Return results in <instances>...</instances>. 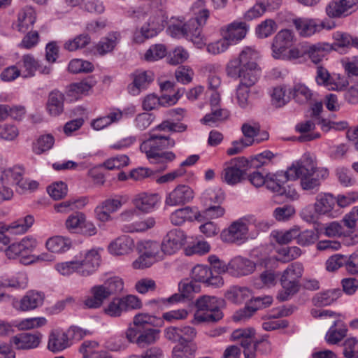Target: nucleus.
<instances>
[{"mask_svg": "<svg viewBox=\"0 0 358 358\" xmlns=\"http://www.w3.org/2000/svg\"><path fill=\"white\" fill-rule=\"evenodd\" d=\"M94 77H88L80 82L70 85L66 91V96L70 101L78 100L83 95L87 94L96 85Z\"/></svg>", "mask_w": 358, "mask_h": 358, "instance_id": "c85d7f7f", "label": "nucleus"}, {"mask_svg": "<svg viewBox=\"0 0 358 358\" xmlns=\"http://www.w3.org/2000/svg\"><path fill=\"white\" fill-rule=\"evenodd\" d=\"M120 38L121 36L119 32H110L97 43L95 46V49L99 55H106L115 49L119 43Z\"/></svg>", "mask_w": 358, "mask_h": 358, "instance_id": "f704fd0d", "label": "nucleus"}, {"mask_svg": "<svg viewBox=\"0 0 358 358\" xmlns=\"http://www.w3.org/2000/svg\"><path fill=\"white\" fill-rule=\"evenodd\" d=\"M187 240V234L180 229L168 231L160 243L165 258L177 254L185 246Z\"/></svg>", "mask_w": 358, "mask_h": 358, "instance_id": "2eb2a0df", "label": "nucleus"}, {"mask_svg": "<svg viewBox=\"0 0 358 358\" xmlns=\"http://www.w3.org/2000/svg\"><path fill=\"white\" fill-rule=\"evenodd\" d=\"M272 302L273 298L271 296L256 297L250 301L249 305L236 313L234 315V318L237 321L248 319L256 310L269 306Z\"/></svg>", "mask_w": 358, "mask_h": 358, "instance_id": "bb28decb", "label": "nucleus"}, {"mask_svg": "<svg viewBox=\"0 0 358 358\" xmlns=\"http://www.w3.org/2000/svg\"><path fill=\"white\" fill-rule=\"evenodd\" d=\"M211 250L210 244L206 240H198L189 244L185 248L184 252L186 256L204 255Z\"/></svg>", "mask_w": 358, "mask_h": 358, "instance_id": "6e6d98bb", "label": "nucleus"}, {"mask_svg": "<svg viewBox=\"0 0 358 358\" xmlns=\"http://www.w3.org/2000/svg\"><path fill=\"white\" fill-rule=\"evenodd\" d=\"M293 24L298 34L303 38H310L319 33L317 18L297 17L293 20Z\"/></svg>", "mask_w": 358, "mask_h": 358, "instance_id": "c756f323", "label": "nucleus"}, {"mask_svg": "<svg viewBox=\"0 0 358 358\" xmlns=\"http://www.w3.org/2000/svg\"><path fill=\"white\" fill-rule=\"evenodd\" d=\"M277 261L287 263L299 258L302 255L301 250L297 246L278 247L275 248Z\"/></svg>", "mask_w": 358, "mask_h": 358, "instance_id": "8fccbe9b", "label": "nucleus"}, {"mask_svg": "<svg viewBox=\"0 0 358 358\" xmlns=\"http://www.w3.org/2000/svg\"><path fill=\"white\" fill-rule=\"evenodd\" d=\"M178 291L182 293L185 299H191L194 294L200 292L201 286L192 279L186 278L179 282Z\"/></svg>", "mask_w": 358, "mask_h": 358, "instance_id": "052dcab7", "label": "nucleus"}, {"mask_svg": "<svg viewBox=\"0 0 358 358\" xmlns=\"http://www.w3.org/2000/svg\"><path fill=\"white\" fill-rule=\"evenodd\" d=\"M278 29L277 22L271 18H266L255 26V34L259 39L271 36Z\"/></svg>", "mask_w": 358, "mask_h": 358, "instance_id": "79ce46f5", "label": "nucleus"}, {"mask_svg": "<svg viewBox=\"0 0 358 358\" xmlns=\"http://www.w3.org/2000/svg\"><path fill=\"white\" fill-rule=\"evenodd\" d=\"M255 331L253 328L238 329L231 334V340L239 341L242 346L249 345L255 341Z\"/></svg>", "mask_w": 358, "mask_h": 358, "instance_id": "603ef678", "label": "nucleus"}, {"mask_svg": "<svg viewBox=\"0 0 358 358\" xmlns=\"http://www.w3.org/2000/svg\"><path fill=\"white\" fill-rule=\"evenodd\" d=\"M45 295L42 292L31 289L24 295V311L33 310L41 307L44 302Z\"/></svg>", "mask_w": 358, "mask_h": 358, "instance_id": "37998d69", "label": "nucleus"}, {"mask_svg": "<svg viewBox=\"0 0 358 358\" xmlns=\"http://www.w3.org/2000/svg\"><path fill=\"white\" fill-rule=\"evenodd\" d=\"M278 275L272 270H266L255 281L257 288H270L274 287L278 282Z\"/></svg>", "mask_w": 358, "mask_h": 358, "instance_id": "e2e57ef3", "label": "nucleus"}, {"mask_svg": "<svg viewBox=\"0 0 358 358\" xmlns=\"http://www.w3.org/2000/svg\"><path fill=\"white\" fill-rule=\"evenodd\" d=\"M132 82L128 85L127 91L132 96H137L145 90L154 81L155 75L150 70H138L131 74Z\"/></svg>", "mask_w": 358, "mask_h": 358, "instance_id": "aec40b11", "label": "nucleus"}, {"mask_svg": "<svg viewBox=\"0 0 358 358\" xmlns=\"http://www.w3.org/2000/svg\"><path fill=\"white\" fill-rule=\"evenodd\" d=\"M250 31V25L247 22L236 20L222 26L220 29V36H223L233 46L239 44Z\"/></svg>", "mask_w": 358, "mask_h": 358, "instance_id": "f3484780", "label": "nucleus"}, {"mask_svg": "<svg viewBox=\"0 0 358 358\" xmlns=\"http://www.w3.org/2000/svg\"><path fill=\"white\" fill-rule=\"evenodd\" d=\"M287 176L289 180H299L303 190L317 191L329 176V171L317 166L314 154L306 152L287 168Z\"/></svg>", "mask_w": 358, "mask_h": 358, "instance_id": "f03ea898", "label": "nucleus"}, {"mask_svg": "<svg viewBox=\"0 0 358 358\" xmlns=\"http://www.w3.org/2000/svg\"><path fill=\"white\" fill-rule=\"evenodd\" d=\"M260 58V52L256 48L244 46L225 64L226 76L232 80H239L231 95V101L243 110L248 109L252 105L250 89L257 83L262 73L258 63Z\"/></svg>", "mask_w": 358, "mask_h": 358, "instance_id": "f257e3e1", "label": "nucleus"}, {"mask_svg": "<svg viewBox=\"0 0 358 358\" xmlns=\"http://www.w3.org/2000/svg\"><path fill=\"white\" fill-rule=\"evenodd\" d=\"M249 164V160L243 157H234L223 165L220 173L222 182L230 186L236 185L242 182L245 176L244 168Z\"/></svg>", "mask_w": 358, "mask_h": 358, "instance_id": "ddd939ff", "label": "nucleus"}, {"mask_svg": "<svg viewBox=\"0 0 358 358\" xmlns=\"http://www.w3.org/2000/svg\"><path fill=\"white\" fill-rule=\"evenodd\" d=\"M54 144L55 137L51 134H41L33 143V151L41 155L52 149Z\"/></svg>", "mask_w": 358, "mask_h": 358, "instance_id": "3c124183", "label": "nucleus"}, {"mask_svg": "<svg viewBox=\"0 0 358 358\" xmlns=\"http://www.w3.org/2000/svg\"><path fill=\"white\" fill-rule=\"evenodd\" d=\"M98 344L96 342L85 341L80 348L82 358H113V357L105 350H96Z\"/></svg>", "mask_w": 358, "mask_h": 358, "instance_id": "49530a36", "label": "nucleus"}, {"mask_svg": "<svg viewBox=\"0 0 358 358\" xmlns=\"http://www.w3.org/2000/svg\"><path fill=\"white\" fill-rule=\"evenodd\" d=\"M291 95L290 88L285 85L276 86L271 92V103L275 107H282L290 101Z\"/></svg>", "mask_w": 358, "mask_h": 358, "instance_id": "ea45409f", "label": "nucleus"}, {"mask_svg": "<svg viewBox=\"0 0 358 358\" xmlns=\"http://www.w3.org/2000/svg\"><path fill=\"white\" fill-rule=\"evenodd\" d=\"M336 206V197L327 192H320L315 196L313 204L314 212H309L308 208H304L302 212L303 219L308 222L315 221L321 216L328 217H335L336 215L334 209Z\"/></svg>", "mask_w": 358, "mask_h": 358, "instance_id": "9b49d317", "label": "nucleus"}, {"mask_svg": "<svg viewBox=\"0 0 358 358\" xmlns=\"http://www.w3.org/2000/svg\"><path fill=\"white\" fill-rule=\"evenodd\" d=\"M193 22L183 16H173L168 20L166 33L176 39L185 38L196 48L202 49L206 45L205 36H200L199 30L194 27Z\"/></svg>", "mask_w": 358, "mask_h": 358, "instance_id": "0eeeda50", "label": "nucleus"}, {"mask_svg": "<svg viewBox=\"0 0 358 358\" xmlns=\"http://www.w3.org/2000/svg\"><path fill=\"white\" fill-rule=\"evenodd\" d=\"M156 224V220L153 217H147L125 226V231L128 233L145 232L152 229Z\"/></svg>", "mask_w": 358, "mask_h": 358, "instance_id": "864d4df0", "label": "nucleus"}, {"mask_svg": "<svg viewBox=\"0 0 358 358\" xmlns=\"http://www.w3.org/2000/svg\"><path fill=\"white\" fill-rule=\"evenodd\" d=\"M136 248L134 239L128 235H121L110 242L107 250L114 257H124L132 254Z\"/></svg>", "mask_w": 358, "mask_h": 358, "instance_id": "412c9836", "label": "nucleus"}, {"mask_svg": "<svg viewBox=\"0 0 358 358\" xmlns=\"http://www.w3.org/2000/svg\"><path fill=\"white\" fill-rule=\"evenodd\" d=\"M270 223L252 214L244 215L233 221L220 233L222 242L241 245L258 237L261 232L268 231Z\"/></svg>", "mask_w": 358, "mask_h": 358, "instance_id": "7ed1b4c3", "label": "nucleus"}, {"mask_svg": "<svg viewBox=\"0 0 358 358\" xmlns=\"http://www.w3.org/2000/svg\"><path fill=\"white\" fill-rule=\"evenodd\" d=\"M122 118V113L119 109H113L108 114L95 118L91 121L90 126L95 131L104 129Z\"/></svg>", "mask_w": 358, "mask_h": 358, "instance_id": "473e14b6", "label": "nucleus"}, {"mask_svg": "<svg viewBox=\"0 0 358 358\" xmlns=\"http://www.w3.org/2000/svg\"><path fill=\"white\" fill-rule=\"evenodd\" d=\"M71 246L72 241L71 238L62 236L50 237L45 242L46 249L51 252L57 254L67 252Z\"/></svg>", "mask_w": 358, "mask_h": 358, "instance_id": "e433bc0d", "label": "nucleus"}, {"mask_svg": "<svg viewBox=\"0 0 358 358\" xmlns=\"http://www.w3.org/2000/svg\"><path fill=\"white\" fill-rule=\"evenodd\" d=\"M87 203V199L85 197L72 198L65 201L54 205L55 212L59 213H67L84 208Z\"/></svg>", "mask_w": 358, "mask_h": 358, "instance_id": "c03bdc74", "label": "nucleus"}, {"mask_svg": "<svg viewBox=\"0 0 358 358\" xmlns=\"http://www.w3.org/2000/svg\"><path fill=\"white\" fill-rule=\"evenodd\" d=\"M22 234V221L16 220L10 224L0 223V243L6 245L10 239Z\"/></svg>", "mask_w": 358, "mask_h": 358, "instance_id": "7c9ffc66", "label": "nucleus"}, {"mask_svg": "<svg viewBox=\"0 0 358 358\" xmlns=\"http://www.w3.org/2000/svg\"><path fill=\"white\" fill-rule=\"evenodd\" d=\"M346 331L342 322L336 320L327 332L325 340L329 344H336L345 336Z\"/></svg>", "mask_w": 358, "mask_h": 358, "instance_id": "09e8293b", "label": "nucleus"}, {"mask_svg": "<svg viewBox=\"0 0 358 358\" xmlns=\"http://www.w3.org/2000/svg\"><path fill=\"white\" fill-rule=\"evenodd\" d=\"M194 305L196 310L191 320L194 325L216 322L223 317L220 310L222 301L215 296H201L195 301Z\"/></svg>", "mask_w": 358, "mask_h": 358, "instance_id": "6e6552de", "label": "nucleus"}, {"mask_svg": "<svg viewBox=\"0 0 358 358\" xmlns=\"http://www.w3.org/2000/svg\"><path fill=\"white\" fill-rule=\"evenodd\" d=\"M341 294V291L338 289L321 292L314 296L313 303L317 306H329L339 299Z\"/></svg>", "mask_w": 358, "mask_h": 358, "instance_id": "a18cd8bd", "label": "nucleus"}, {"mask_svg": "<svg viewBox=\"0 0 358 358\" xmlns=\"http://www.w3.org/2000/svg\"><path fill=\"white\" fill-rule=\"evenodd\" d=\"M189 57V51L182 46H177L171 50L167 55L169 64L178 65L185 63Z\"/></svg>", "mask_w": 358, "mask_h": 358, "instance_id": "338daca9", "label": "nucleus"}, {"mask_svg": "<svg viewBox=\"0 0 358 358\" xmlns=\"http://www.w3.org/2000/svg\"><path fill=\"white\" fill-rule=\"evenodd\" d=\"M296 38L294 33L288 29L279 31L275 36L271 45L272 57L275 59L294 60L302 56L296 47H292Z\"/></svg>", "mask_w": 358, "mask_h": 358, "instance_id": "9d476101", "label": "nucleus"}, {"mask_svg": "<svg viewBox=\"0 0 358 358\" xmlns=\"http://www.w3.org/2000/svg\"><path fill=\"white\" fill-rule=\"evenodd\" d=\"M315 125L312 120H304L299 122L295 126V129L301 134L299 140L301 141H309L320 137L318 133H315Z\"/></svg>", "mask_w": 358, "mask_h": 358, "instance_id": "de8ad7c7", "label": "nucleus"}, {"mask_svg": "<svg viewBox=\"0 0 358 358\" xmlns=\"http://www.w3.org/2000/svg\"><path fill=\"white\" fill-rule=\"evenodd\" d=\"M90 42V36L87 34H82L67 40L64 43V48L68 51L73 52L85 48Z\"/></svg>", "mask_w": 358, "mask_h": 358, "instance_id": "13d9d810", "label": "nucleus"}, {"mask_svg": "<svg viewBox=\"0 0 358 358\" xmlns=\"http://www.w3.org/2000/svg\"><path fill=\"white\" fill-rule=\"evenodd\" d=\"M204 47H206V52L208 54L215 56L226 52L231 45L224 37L221 36L219 39L213 41L208 43H206Z\"/></svg>", "mask_w": 358, "mask_h": 358, "instance_id": "bf43d9fd", "label": "nucleus"}, {"mask_svg": "<svg viewBox=\"0 0 358 358\" xmlns=\"http://www.w3.org/2000/svg\"><path fill=\"white\" fill-rule=\"evenodd\" d=\"M196 346L195 344L178 343L172 350V358H194Z\"/></svg>", "mask_w": 358, "mask_h": 358, "instance_id": "69168bd1", "label": "nucleus"}, {"mask_svg": "<svg viewBox=\"0 0 358 358\" xmlns=\"http://www.w3.org/2000/svg\"><path fill=\"white\" fill-rule=\"evenodd\" d=\"M190 10L195 17L189 18V22L193 21L194 27L199 30L200 36H204L202 34V27L206 23L210 15L205 1L196 0L192 5Z\"/></svg>", "mask_w": 358, "mask_h": 358, "instance_id": "cd10ccee", "label": "nucleus"}, {"mask_svg": "<svg viewBox=\"0 0 358 358\" xmlns=\"http://www.w3.org/2000/svg\"><path fill=\"white\" fill-rule=\"evenodd\" d=\"M194 198L193 189L187 185H177L172 190L167 192L164 198V206L176 207L190 203Z\"/></svg>", "mask_w": 358, "mask_h": 358, "instance_id": "a211bd4d", "label": "nucleus"}, {"mask_svg": "<svg viewBox=\"0 0 358 358\" xmlns=\"http://www.w3.org/2000/svg\"><path fill=\"white\" fill-rule=\"evenodd\" d=\"M110 296L103 284L94 285L90 287L89 295L85 298L83 304L87 308H99Z\"/></svg>", "mask_w": 358, "mask_h": 358, "instance_id": "393cba45", "label": "nucleus"}, {"mask_svg": "<svg viewBox=\"0 0 358 358\" xmlns=\"http://www.w3.org/2000/svg\"><path fill=\"white\" fill-rule=\"evenodd\" d=\"M225 199L224 192L219 187L209 188L201 196L203 206L221 205Z\"/></svg>", "mask_w": 358, "mask_h": 358, "instance_id": "a19ab883", "label": "nucleus"}, {"mask_svg": "<svg viewBox=\"0 0 358 358\" xmlns=\"http://www.w3.org/2000/svg\"><path fill=\"white\" fill-rule=\"evenodd\" d=\"M109 292L110 296L116 294H120L124 289V280L117 275H110L102 283Z\"/></svg>", "mask_w": 358, "mask_h": 358, "instance_id": "774afa93", "label": "nucleus"}, {"mask_svg": "<svg viewBox=\"0 0 358 358\" xmlns=\"http://www.w3.org/2000/svg\"><path fill=\"white\" fill-rule=\"evenodd\" d=\"M288 180L287 169L285 172H277L276 173H268L266 175L265 187L277 194H283L282 185Z\"/></svg>", "mask_w": 358, "mask_h": 358, "instance_id": "72a5a7b5", "label": "nucleus"}, {"mask_svg": "<svg viewBox=\"0 0 358 358\" xmlns=\"http://www.w3.org/2000/svg\"><path fill=\"white\" fill-rule=\"evenodd\" d=\"M148 136L141 143L139 148L151 163H166L176 159V155L173 152H161L164 149L174 147L176 143L173 138L159 134L148 133Z\"/></svg>", "mask_w": 358, "mask_h": 358, "instance_id": "423d86ee", "label": "nucleus"}, {"mask_svg": "<svg viewBox=\"0 0 358 358\" xmlns=\"http://www.w3.org/2000/svg\"><path fill=\"white\" fill-rule=\"evenodd\" d=\"M252 291L246 287L234 286L225 293V298L233 303L240 304L252 297Z\"/></svg>", "mask_w": 358, "mask_h": 358, "instance_id": "58836bf2", "label": "nucleus"}, {"mask_svg": "<svg viewBox=\"0 0 358 358\" xmlns=\"http://www.w3.org/2000/svg\"><path fill=\"white\" fill-rule=\"evenodd\" d=\"M3 187L8 186H16L22 189L21 181L22 180V168L20 166H15L12 168L5 169L0 177Z\"/></svg>", "mask_w": 358, "mask_h": 358, "instance_id": "2f4dec72", "label": "nucleus"}, {"mask_svg": "<svg viewBox=\"0 0 358 358\" xmlns=\"http://www.w3.org/2000/svg\"><path fill=\"white\" fill-rule=\"evenodd\" d=\"M125 203L126 200L122 196L108 198L100 202L94 210V218L99 227H101L106 223L112 222V214L117 212Z\"/></svg>", "mask_w": 358, "mask_h": 358, "instance_id": "4468645a", "label": "nucleus"}, {"mask_svg": "<svg viewBox=\"0 0 358 358\" xmlns=\"http://www.w3.org/2000/svg\"><path fill=\"white\" fill-rule=\"evenodd\" d=\"M331 50V45L327 43H317L307 45L304 53L312 62L318 64L322 61L327 52Z\"/></svg>", "mask_w": 358, "mask_h": 358, "instance_id": "4c0bfd02", "label": "nucleus"}, {"mask_svg": "<svg viewBox=\"0 0 358 358\" xmlns=\"http://www.w3.org/2000/svg\"><path fill=\"white\" fill-rule=\"evenodd\" d=\"M161 320L157 316L144 312L136 313L128 324L124 334L129 343L145 347L157 343L160 338Z\"/></svg>", "mask_w": 358, "mask_h": 358, "instance_id": "20e7f679", "label": "nucleus"}, {"mask_svg": "<svg viewBox=\"0 0 358 358\" xmlns=\"http://www.w3.org/2000/svg\"><path fill=\"white\" fill-rule=\"evenodd\" d=\"M315 80L318 85L324 86L329 90H342L348 84L344 76L338 73L330 74L322 66L317 67Z\"/></svg>", "mask_w": 358, "mask_h": 358, "instance_id": "6ab92c4d", "label": "nucleus"}, {"mask_svg": "<svg viewBox=\"0 0 358 358\" xmlns=\"http://www.w3.org/2000/svg\"><path fill=\"white\" fill-rule=\"evenodd\" d=\"M66 331L62 329H55L48 335L47 349L53 352H61L71 345Z\"/></svg>", "mask_w": 358, "mask_h": 358, "instance_id": "b1692460", "label": "nucleus"}, {"mask_svg": "<svg viewBox=\"0 0 358 358\" xmlns=\"http://www.w3.org/2000/svg\"><path fill=\"white\" fill-rule=\"evenodd\" d=\"M357 7L353 0H331L325 8L329 18H341L350 15Z\"/></svg>", "mask_w": 358, "mask_h": 358, "instance_id": "4be33fe9", "label": "nucleus"}, {"mask_svg": "<svg viewBox=\"0 0 358 358\" xmlns=\"http://www.w3.org/2000/svg\"><path fill=\"white\" fill-rule=\"evenodd\" d=\"M225 208L222 205H214L210 206H204L203 210H200V217L198 222L204 220H213L224 217L225 214Z\"/></svg>", "mask_w": 358, "mask_h": 358, "instance_id": "680f3d73", "label": "nucleus"}, {"mask_svg": "<svg viewBox=\"0 0 358 358\" xmlns=\"http://www.w3.org/2000/svg\"><path fill=\"white\" fill-rule=\"evenodd\" d=\"M200 215L197 207L187 206L173 210L169 215V220L173 226H182L187 222L198 221Z\"/></svg>", "mask_w": 358, "mask_h": 358, "instance_id": "5701e85b", "label": "nucleus"}, {"mask_svg": "<svg viewBox=\"0 0 358 358\" xmlns=\"http://www.w3.org/2000/svg\"><path fill=\"white\" fill-rule=\"evenodd\" d=\"M94 70V66L91 62L79 58L71 59L68 65V71L74 74L89 73Z\"/></svg>", "mask_w": 358, "mask_h": 358, "instance_id": "5fc2aeb1", "label": "nucleus"}, {"mask_svg": "<svg viewBox=\"0 0 358 358\" xmlns=\"http://www.w3.org/2000/svg\"><path fill=\"white\" fill-rule=\"evenodd\" d=\"M138 257L131 262L134 270H144L165 259L159 242L150 239L141 240L136 243Z\"/></svg>", "mask_w": 358, "mask_h": 358, "instance_id": "1a4fd4ad", "label": "nucleus"}, {"mask_svg": "<svg viewBox=\"0 0 358 358\" xmlns=\"http://www.w3.org/2000/svg\"><path fill=\"white\" fill-rule=\"evenodd\" d=\"M102 251L101 248L80 251L71 260L56 263L54 269L63 277H70L74 273L82 277L91 276L100 266Z\"/></svg>", "mask_w": 358, "mask_h": 358, "instance_id": "39448f33", "label": "nucleus"}, {"mask_svg": "<svg viewBox=\"0 0 358 358\" xmlns=\"http://www.w3.org/2000/svg\"><path fill=\"white\" fill-rule=\"evenodd\" d=\"M46 110L52 117H58L64 112V95L57 90L49 94L46 103Z\"/></svg>", "mask_w": 358, "mask_h": 358, "instance_id": "c9c22d12", "label": "nucleus"}, {"mask_svg": "<svg viewBox=\"0 0 358 358\" xmlns=\"http://www.w3.org/2000/svg\"><path fill=\"white\" fill-rule=\"evenodd\" d=\"M259 131V127L257 124H251L249 123H245L242 126V132L245 137L243 138L245 142H250V145L254 143H259L261 141L267 139L268 138V135L267 133L263 134V136L261 139H258L257 137V134Z\"/></svg>", "mask_w": 358, "mask_h": 358, "instance_id": "4d7b16f0", "label": "nucleus"}, {"mask_svg": "<svg viewBox=\"0 0 358 358\" xmlns=\"http://www.w3.org/2000/svg\"><path fill=\"white\" fill-rule=\"evenodd\" d=\"M273 239L279 244H288L296 238L298 227L294 226L287 230H275L272 231Z\"/></svg>", "mask_w": 358, "mask_h": 358, "instance_id": "0e129e2a", "label": "nucleus"}, {"mask_svg": "<svg viewBox=\"0 0 358 358\" xmlns=\"http://www.w3.org/2000/svg\"><path fill=\"white\" fill-rule=\"evenodd\" d=\"M304 267L302 263L296 262L289 264L280 275V284L285 290V294H279L278 298L285 301L288 296L298 291L299 281L303 276Z\"/></svg>", "mask_w": 358, "mask_h": 358, "instance_id": "f8f14e48", "label": "nucleus"}, {"mask_svg": "<svg viewBox=\"0 0 358 358\" xmlns=\"http://www.w3.org/2000/svg\"><path fill=\"white\" fill-rule=\"evenodd\" d=\"M229 273L241 277L252 273L256 269V264L248 258L236 256L229 262Z\"/></svg>", "mask_w": 358, "mask_h": 358, "instance_id": "a878e982", "label": "nucleus"}, {"mask_svg": "<svg viewBox=\"0 0 358 358\" xmlns=\"http://www.w3.org/2000/svg\"><path fill=\"white\" fill-rule=\"evenodd\" d=\"M162 197L159 193L149 191H141L134 195L131 199L132 205L136 207L141 214H149L159 208Z\"/></svg>", "mask_w": 358, "mask_h": 358, "instance_id": "dca6fc26", "label": "nucleus"}]
</instances>
